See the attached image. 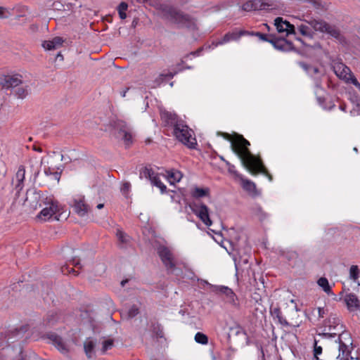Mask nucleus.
Listing matches in <instances>:
<instances>
[{
	"instance_id": "24",
	"label": "nucleus",
	"mask_w": 360,
	"mask_h": 360,
	"mask_svg": "<svg viewBox=\"0 0 360 360\" xmlns=\"http://www.w3.org/2000/svg\"><path fill=\"white\" fill-rule=\"evenodd\" d=\"M270 313L271 316L274 318V319H277L278 322L284 326H288L289 323L286 321L285 319H284L282 316V312L281 309L278 307H271L270 309Z\"/></svg>"
},
{
	"instance_id": "35",
	"label": "nucleus",
	"mask_w": 360,
	"mask_h": 360,
	"mask_svg": "<svg viewBox=\"0 0 360 360\" xmlns=\"http://www.w3.org/2000/svg\"><path fill=\"white\" fill-rule=\"evenodd\" d=\"M114 127L118 131V134L120 135L122 134V133H124V131H126L128 129H129V127H127V124L124 121H122V120H118V121L115 122Z\"/></svg>"
},
{
	"instance_id": "46",
	"label": "nucleus",
	"mask_w": 360,
	"mask_h": 360,
	"mask_svg": "<svg viewBox=\"0 0 360 360\" xmlns=\"http://www.w3.org/2000/svg\"><path fill=\"white\" fill-rule=\"evenodd\" d=\"M112 346H113V340L108 339L107 340H105L103 342V349H102L103 352L104 353L107 350L111 349Z\"/></svg>"
},
{
	"instance_id": "41",
	"label": "nucleus",
	"mask_w": 360,
	"mask_h": 360,
	"mask_svg": "<svg viewBox=\"0 0 360 360\" xmlns=\"http://www.w3.org/2000/svg\"><path fill=\"white\" fill-rule=\"evenodd\" d=\"M168 177L174 181L179 182L182 178V174L177 170H172L168 172Z\"/></svg>"
},
{
	"instance_id": "22",
	"label": "nucleus",
	"mask_w": 360,
	"mask_h": 360,
	"mask_svg": "<svg viewBox=\"0 0 360 360\" xmlns=\"http://www.w3.org/2000/svg\"><path fill=\"white\" fill-rule=\"evenodd\" d=\"M307 23H308L314 31H319L321 32L325 33L328 25L323 20H317L314 18H311L309 20H304Z\"/></svg>"
},
{
	"instance_id": "37",
	"label": "nucleus",
	"mask_w": 360,
	"mask_h": 360,
	"mask_svg": "<svg viewBox=\"0 0 360 360\" xmlns=\"http://www.w3.org/2000/svg\"><path fill=\"white\" fill-rule=\"evenodd\" d=\"M95 347V344L93 341L85 342L84 344V352L88 358L91 357V353Z\"/></svg>"
},
{
	"instance_id": "33",
	"label": "nucleus",
	"mask_w": 360,
	"mask_h": 360,
	"mask_svg": "<svg viewBox=\"0 0 360 360\" xmlns=\"http://www.w3.org/2000/svg\"><path fill=\"white\" fill-rule=\"evenodd\" d=\"M150 183L152 185L158 187L162 193H164L166 192L167 186L163 183H162L158 174L153 177V179L151 180Z\"/></svg>"
},
{
	"instance_id": "52",
	"label": "nucleus",
	"mask_w": 360,
	"mask_h": 360,
	"mask_svg": "<svg viewBox=\"0 0 360 360\" xmlns=\"http://www.w3.org/2000/svg\"><path fill=\"white\" fill-rule=\"evenodd\" d=\"M226 165L228 166V171L230 173L236 174V171L235 170V166L231 165L229 161H226Z\"/></svg>"
},
{
	"instance_id": "50",
	"label": "nucleus",
	"mask_w": 360,
	"mask_h": 360,
	"mask_svg": "<svg viewBox=\"0 0 360 360\" xmlns=\"http://www.w3.org/2000/svg\"><path fill=\"white\" fill-rule=\"evenodd\" d=\"M131 184L129 182H124L122 187H121V191L124 195H127L130 191Z\"/></svg>"
},
{
	"instance_id": "58",
	"label": "nucleus",
	"mask_w": 360,
	"mask_h": 360,
	"mask_svg": "<svg viewBox=\"0 0 360 360\" xmlns=\"http://www.w3.org/2000/svg\"><path fill=\"white\" fill-rule=\"evenodd\" d=\"M202 49H203L201 47L198 49L197 51L191 52L190 54L193 55L195 56H199L200 53L202 51Z\"/></svg>"
},
{
	"instance_id": "32",
	"label": "nucleus",
	"mask_w": 360,
	"mask_h": 360,
	"mask_svg": "<svg viewBox=\"0 0 360 360\" xmlns=\"http://www.w3.org/2000/svg\"><path fill=\"white\" fill-rule=\"evenodd\" d=\"M281 255L284 257L289 262L296 261L298 258V253L294 250H285L283 251Z\"/></svg>"
},
{
	"instance_id": "64",
	"label": "nucleus",
	"mask_w": 360,
	"mask_h": 360,
	"mask_svg": "<svg viewBox=\"0 0 360 360\" xmlns=\"http://www.w3.org/2000/svg\"><path fill=\"white\" fill-rule=\"evenodd\" d=\"M128 89H127V90L124 91L122 93V97H124V96H125L126 93H127V90H128Z\"/></svg>"
},
{
	"instance_id": "25",
	"label": "nucleus",
	"mask_w": 360,
	"mask_h": 360,
	"mask_svg": "<svg viewBox=\"0 0 360 360\" xmlns=\"http://www.w3.org/2000/svg\"><path fill=\"white\" fill-rule=\"evenodd\" d=\"M210 188L195 187L191 191V195L193 198L198 199L203 197L208 196L210 195Z\"/></svg>"
},
{
	"instance_id": "18",
	"label": "nucleus",
	"mask_w": 360,
	"mask_h": 360,
	"mask_svg": "<svg viewBox=\"0 0 360 360\" xmlns=\"http://www.w3.org/2000/svg\"><path fill=\"white\" fill-rule=\"evenodd\" d=\"M25 175V169L23 165H20L15 174V184L14 189L15 191V195L18 196L20 191L24 187V180Z\"/></svg>"
},
{
	"instance_id": "21",
	"label": "nucleus",
	"mask_w": 360,
	"mask_h": 360,
	"mask_svg": "<svg viewBox=\"0 0 360 360\" xmlns=\"http://www.w3.org/2000/svg\"><path fill=\"white\" fill-rule=\"evenodd\" d=\"M266 4L261 2L260 0H249L242 6V10L245 11H252L262 10L265 8Z\"/></svg>"
},
{
	"instance_id": "20",
	"label": "nucleus",
	"mask_w": 360,
	"mask_h": 360,
	"mask_svg": "<svg viewBox=\"0 0 360 360\" xmlns=\"http://www.w3.org/2000/svg\"><path fill=\"white\" fill-rule=\"evenodd\" d=\"M47 337L60 352L63 354L68 353V349L61 337L56 333H49Z\"/></svg>"
},
{
	"instance_id": "62",
	"label": "nucleus",
	"mask_w": 360,
	"mask_h": 360,
	"mask_svg": "<svg viewBox=\"0 0 360 360\" xmlns=\"http://www.w3.org/2000/svg\"><path fill=\"white\" fill-rule=\"evenodd\" d=\"M103 207H104V204H103V203H100V204H98V205L96 206V207H97L98 209H99V210L102 209Z\"/></svg>"
},
{
	"instance_id": "28",
	"label": "nucleus",
	"mask_w": 360,
	"mask_h": 360,
	"mask_svg": "<svg viewBox=\"0 0 360 360\" xmlns=\"http://www.w3.org/2000/svg\"><path fill=\"white\" fill-rule=\"evenodd\" d=\"M156 174H157L151 168L145 167L140 170L139 178L148 179L151 181V180Z\"/></svg>"
},
{
	"instance_id": "9",
	"label": "nucleus",
	"mask_w": 360,
	"mask_h": 360,
	"mask_svg": "<svg viewBox=\"0 0 360 360\" xmlns=\"http://www.w3.org/2000/svg\"><path fill=\"white\" fill-rule=\"evenodd\" d=\"M205 283L210 286V289L212 292L224 295L226 297L227 302L230 304L235 307L239 306L238 297L232 289L224 285H213L210 284L207 281H205Z\"/></svg>"
},
{
	"instance_id": "56",
	"label": "nucleus",
	"mask_w": 360,
	"mask_h": 360,
	"mask_svg": "<svg viewBox=\"0 0 360 360\" xmlns=\"http://www.w3.org/2000/svg\"><path fill=\"white\" fill-rule=\"evenodd\" d=\"M317 101H318L319 103L321 106H323V108H327V107L323 105V102L325 101V98L323 97L318 96L317 97Z\"/></svg>"
},
{
	"instance_id": "2",
	"label": "nucleus",
	"mask_w": 360,
	"mask_h": 360,
	"mask_svg": "<svg viewBox=\"0 0 360 360\" xmlns=\"http://www.w3.org/2000/svg\"><path fill=\"white\" fill-rule=\"evenodd\" d=\"M162 13L164 18L176 24L179 27H188L192 23V19L189 15L173 6H165L162 8Z\"/></svg>"
},
{
	"instance_id": "3",
	"label": "nucleus",
	"mask_w": 360,
	"mask_h": 360,
	"mask_svg": "<svg viewBox=\"0 0 360 360\" xmlns=\"http://www.w3.org/2000/svg\"><path fill=\"white\" fill-rule=\"evenodd\" d=\"M241 164L251 174H262L270 181L273 180V176L269 172L259 156H256L251 153V157L248 156Z\"/></svg>"
},
{
	"instance_id": "38",
	"label": "nucleus",
	"mask_w": 360,
	"mask_h": 360,
	"mask_svg": "<svg viewBox=\"0 0 360 360\" xmlns=\"http://www.w3.org/2000/svg\"><path fill=\"white\" fill-rule=\"evenodd\" d=\"M13 93L18 98H24L27 95V89L24 86H18L14 89Z\"/></svg>"
},
{
	"instance_id": "36",
	"label": "nucleus",
	"mask_w": 360,
	"mask_h": 360,
	"mask_svg": "<svg viewBox=\"0 0 360 360\" xmlns=\"http://www.w3.org/2000/svg\"><path fill=\"white\" fill-rule=\"evenodd\" d=\"M360 271L356 265L351 266L349 269V278L354 282H356L359 277Z\"/></svg>"
},
{
	"instance_id": "39",
	"label": "nucleus",
	"mask_w": 360,
	"mask_h": 360,
	"mask_svg": "<svg viewBox=\"0 0 360 360\" xmlns=\"http://www.w3.org/2000/svg\"><path fill=\"white\" fill-rule=\"evenodd\" d=\"M195 340L198 343L207 345L208 343V337L202 333L198 332L195 335Z\"/></svg>"
},
{
	"instance_id": "17",
	"label": "nucleus",
	"mask_w": 360,
	"mask_h": 360,
	"mask_svg": "<svg viewBox=\"0 0 360 360\" xmlns=\"http://www.w3.org/2000/svg\"><path fill=\"white\" fill-rule=\"evenodd\" d=\"M250 32L245 30H240V31H233L232 32L226 33L223 38L217 41L215 46L222 45L224 44L228 43L231 41H236L239 39L243 35H248Z\"/></svg>"
},
{
	"instance_id": "30",
	"label": "nucleus",
	"mask_w": 360,
	"mask_h": 360,
	"mask_svg": "<svg viewBox=\"0 0 360 360\" xmlns=\"http://www.w3.org/2000/svg\"><path fill=\"white\" fill-rule=\"evenodd\" d=\"M253 214L258 218L260 221H264L268 217V214L266 213L262 208L256 205L252 208Z\"/></svg>"
},
{
	"instance_id": "13",
	"label": "nucleus",
	"mask_w": 360,
	"mask_h": 360,
	"mask_svg": "<svg viewBox=\"0 0 360 360\" xmlns=\"http://www.w3.org/2000/svg\"><path fill=\"white\" fill-rule=\"evenodd\" d=\"M270 37L271 40H269V43H271L275 49L284 51L293 49V44L291 41H289L284 38L276 37L274 34H270Z\"/></svg>"
},
{
	"instance_id": "60",
	"label": "nucleus",
	"mask_w": 360,
	"mask_h": 360,
	"mask_svg": "<svg viewBox=\"0 0 360 360\" xmlns=\"http://www.w3.org/2000/svg\"><path fill=\"white\" fill-rule=\"evenodd\" d=\"M33 149L35 150V151H38V152H41L42 150L41 148L39 147H37L36 146H33Z\"/></svg>"
},
{
	"instance_id": "49",
	"label": "nucleus",
	"mask_w": 360,
	"mask_h": 360,
	"mask_svg": "<svg viewBox=\"0 0 360 360\" xmlns=\"http://www.w3.org/2000/svg\"><path fill=\"white\" fill-rule=\"evenodd\" d=\"M52 41L56 49L60 47L64 42V40L60 37H56L52 39Z\"/></svg>"
},
{
	"instance_id": "14",
	"label": "nucleus",
	"mask_w": 360,
	"mask_h": 360,
	"mask_svg": "<svg viewBox=\"0 0 360 360\" xmlns=\"http://www.w3.org/2000/svg\"><path fill=\"white\" fill-rule=\"evenodd\" d=\"M74 211L79 216L86 215L90 210L89 206L85 202L84 196L79 195L73 200Z\"/></svg>"
},
{
	"instance_id": "61",
	"label": "nucleus",
	"mask_w": 360,
	"mask_h": 360,
	"mask_svg": "<svg viewBox=\"0 0 360 360\" xmlns=\"http://www.w3.org/2000/svg\"><path fill=\"white\" fill-rule=\"evenodd\" d=\"M128 281H129V280H128V279H124V280L122 281H121V285H122V287H124V286L125 285V284H126L127 283H128Z\"/></svg>"
},
{
	"instance_id": "51",
	"label": "nucleus",
	"mask_w": 360,
	"mask_h": 360,
	"mask_svg": "<svg viewBox=\"0 0 360 360\" xmlns=\"http://www.w3.org/2000/svg\"><path fill=\"white\" fill-rule=\"evenodd\" d=\"M317 311H318L319 319L323 318L328 311V310L326 309H325L324 307H318Z\"/></svg>"
},
{
	"instance_id": "63",
	"label": "nucleus",
	"mask_w": 360,
	"mask_h": 360,
	"mask_svg": "<svg viewBox=\"0 0 360 360\" xmlns=\"http://www.w3.org/2000/svg\"><path fill=\"white\" fill-rule=\"evenodd\" d=\"M56 58H61V60H63V55H62L60 53H58L57 54Z\"/></svg>"
},
{
	"instance_id": "27",
	"label": "nucleus",
	"mask_w": 360,
	"mask_h": 360,
	"mask_svg": "<svg viewBox=\"0 0 360 360\" xmlns=\"http://www.w3.org/2000/svg\"><path fill=\"white\" fill-rule=\"evenodd\" d=\"M150 330L153 334V335L156 338H164V332L163 328L160 323L158 322H153L151 323Z\"/></svg>"
},
{
	"instance_id": "10",
	"label": "nucleus",
	"mask_w": 360,
	"mask_h": 360,
	"mask_svg": "<svg viewBox=\"0 0 360 360\" xmlns=\"http://www.w3.org/2000/svg\"><path fill=\"white\" fill-rule=\"evenodd\" d=\"M299 65L313 78L315 86L319 89H322L321 77L324 75L323 72L321 71L318 67L307 64L304 62H300Z\"/></svg>"
},
{
	"instance_id": "47",
	"label": "nucleus",
	"mask_w": 360,
	"mask_h": 360,
	"mask_svg": "<svg viewBox=\"0 0 360 360\" xmlns=\"http://www.w3.org/2000/svg\"><path fill=\"white\" fill-rule=\"evenodd\" d=\"M322 353V347L321 346L317 345L316 340L314 341V355L316 360H320L318 357V355Z\"/></svg>"
},
{
	"instance_id": "45",
	"label": "nucleus",
	"mask_w": 360,
	"mask_h": 360,
	"mask_svg": "<svg viewBox=\"0 0 360 360\" xmlns=\"http://www.w3.org/2000/svg\"><path fill=\"white\" fill-rule=\"evenodd\" d=\"M174 74L172 72H169L167 74H160L159 77L156 79V82L159 84L162 82L166 79H172L174 77Z\"/></svg>"
},
{
	"instance_id": "55",
	"label": "nucleus",
	"mask_w": 360,
	"mask_h": 360,
	"mask_svg": "<svg viewBox=\"0 0 360 360\" xmlns=\"http://www.w3.org/2000/svg\"><path fill=\"white\" fill-rule=\"evenodd\" d=\"M51 176H53V179L57 180V181H59L60 178V172H53Z\"/></svg>"
},
{
	"instance_id": "11",
	"label": "nucleus",
	"mask_w": 360,
	"mask_h": 360,
	"mask_svg": "<svg viewBox=\"0 0 360 360\" xmlns=\"http://www.w3.org/2000/svg\"><path fill=\"white\" fill-rule=\"evenodd\" d=\"M22 77L20 75L16 74L13 75H6L0 79V84L3 88L8 89H13L20 86L22 83Z\"/></svg>"
},
{
	"instance_id": "4",
	"label": "nucleus",
	"mask_w": 360,
	"mask_h": 360,
	"mask_svg": "<svg viewBox=\"0 0 360 360\" xmlns=\"http://www.w3.org/2000/svg\"><path fill=\"white\" fill-rule=\"evenodd\" d=\"M28 330V326H22L0 333V349L10 350V345L24 338Z\"/></svg>"
},
{
	"instance_id": "48",
	"label": "nucleus",
	"mask_w": 360,
	"mask_h": 360,
	"mask_svg": "<svg viewBox=\"0 0 360 360\" xmlns=\"http://www.w3.org/2000/svg\"><path fill=\"white\" fill-rule=\"evenodd\" d=\"M42 46L46 50H54L56 49L52 40L44 41L42 44Z\"/></svg>"
},
{
	"instance_id": "7",
	"label": "nucleus",
	"mask_w": 360,
	"mask_h": 360,
	"mask_svg": "<svg viewBox=\"0 0 360 360\" xmlns=\"http://www.w3.org/2000/svg\"><path fill=\"white\" fill-rule=\"evenodd\" d=\"M192 212L207 226L212 224L210 217L208 207L202 202H193L191 205Z\"/></svg>"
},
{
	"instance_id": "57",
	"label": "nucleus",
	"mask_w": 360,
	"mask_h": 360,
	"mask_svg": "<svg viewBox=\"0 0 360 360\" xmlns=\"http://www.w3.org/2000/svg\"><path fill=\"white\" fill-rule=\"evenodd\" d=\"M53 171L51 169V167H47V168H45L44 169V174L46 175V176H51L53 174Z\"/></svg>"
},
{
	"instance_id": "12",
	"label": "nucleus",
	"mask_w": 360,
	"mask_h": 360,
	"mask_svg": "<svg viewBox=\"0 0 360 360\" xmlns=\"http://www.w3.org/2000/svg\"><path fill=\"white\" fill-rule=\"evenodd\" d=\"M59 212V207L58 205V202L53 200H51L49 202V206L44 207L39 213V217H43L44 220L49 219L52 217L53 215L54 219L56 220H59L58 216L56 215L57 212Z\"/></svg>"
},
{
	"instance_id": "5",
	"label": "nucleus",
	"mask_w": 360,
	"mask_h": 360,
	"mask_svg": "<svg viewBox=\"0 0 360 360\" xmlns=\"http://www.w3.org/2000/svg\"><path fill=\"white\" fill-rule=\"evenodd\" d=\"M174 135L182 143L189 148H195L197 145L196 140L192 137V131L183 122L181 124H177V127L174 129Z\"/></svg>"
},
{
	"instance_id": "59",
	"label": "nucleus",
	"mask_w": 360,
	"mask_h": 360,
	"mask_svg": "<svg viewBox=\"0 0 360 360\" xmlns=\"http://www.w3.org/2000/svg\"><path fill=\"white\" fill-rule=\"evenodd\" d=\"M339 108H340V109L341 110H342V111H344V112H345V111H346V108H347V106H346V105H345V103H342V104H340Z\"/></svg>"
},
{
	"instance_id": "54",
	"label": "nucleus",
	"mask_w": 360,
	"mask_h": 360,
	"mask_svg": "<svg viewBox=\"0 0 360 360\" xmlns=\"http://www.w3.org/2000/svg\"><path fill=\"white\" fill-rule=\"evenodd\" d=\"M351 83L360 91V83L358 82L356 77H352L351 78Z\"/></svg>"
},
{
	"instance_id": "15",
	"label": "nucleus",
	"mask_w": 360,
	"mask_h": 360,
	"mask_svg": "<svg viewBox=\"0 0 360 360\" xmlns=\"http://www.w3.org/2000/svg\"><path fill=\"white\" fill-rule=\"evenodd\" d=\"M274 21V25L276 26L278 32L282 33L285 32L287 35L295 33V26L290 24L288 21L283 20V18L277 17Z\"/></svg>"
},
{
	"instance_id": "44",
	"label": "nucleus",
	"mask_w": 360,
	"mask_h": 360,
	"mask_svg": "<svg viewBox=\"0 0 360 360\" xmlns=\"http://www.w3.org/2000/svg\"><path fill=\"white\" fill-rule=\"evenodd\" d=\"M117 237L122 243H127L129 241V236L120 230H117Z\"/></svg>"
},
{
	"instance_id": "1",
	"label": "nucleus",
	"mask_w": 360,
	"mask_h": 360,
	"mask_svg": "<svg viewBox=\"0 0 360 360\" xmlns=\"http://www.w3.org/2000/svg\"><path fill=\"white\" fill-rule=\"evenodd\" d=\"M218 134L231 142L232 151L238 156L241 162L248 156L251 157V151L249 149L250 143L243 135L236 132L232 134L226 132H219Z\"/></svg>"
},
{
	"instance_id": "19",
	"label": "nucleus",
	"mask_w": 360,
	"mask_h": 360,
	"mask_svg": "<svg viewBox=\"0 0 360 360\" xmlns=\"http://www.w3.org/2000/svg\"><path fill=\"white\" fill-rule=\"evenodd\" d=\"M345 302L349 311H354L360 310V301L355 294H347L345 297Z\"/></svg>"
},
{
	"instance_id": "43",
	"label": "nucleus",
	"mask_w": 360,
	"mask_h": 360,
	"mask_svg": "<svg viewBox=\"0 0 360 360\" xmlns=\"http://www.w3.org/2000/svg\"><path fill=\"white\" fill-rule=\"evenodd\" d=\"M250 35H253V36H256V37H258L259 38V39L262 40V41H268L269 42V40H271V37H270V34L269 35H267L266 34H263L262 32H250Z\"/></svg>"
},
{
	"instance_id": "42",
	"label": "nucleus",
	"mask_w": 360,
	"mask_h": 360,
	"mask_svg": "<svg viewBox=\"0 0 360 360\" xmlns=\"http://www.w3.org/2000/svg\"><path fill=\"white\" fill-rule=\"evenodd\" d=\"M139 313V309L136 305H132L127 311V318L132 319Z\"/></svg>"
},
{
	"instance_id": "29",
	"label": "nucleus",
	"mask_w": 360,
	"mask_h": 360,
	"mask_svg": "<svg viewBox=\"0 0 360 360\" xmlns=\"http://www.w3.org/2000/svg\"><path fill=\"white\" fill-rule=\"evenodd\" d=\"M298 30L302 35L307 37L310 39L314 37V32L312 30V27L311 26L309 27L302 24L299 25Z\"/></svg>"
},
{
	"instance_id": "53",
	"label": "nucleus",
	"mask_w": 360,
	"mask_h": 360,
	"mask_svg": "<svg viewBox=\"0 0 360 360\" xmlns=\"http://www.w3.org/2000/svg\"><path fill=\"white\" fill-rule=\"evenodd\" d=\"M8 12L4 7H0V18H8Z\"/></svg>"
},
{
	"instance_id": "8",
	"label": "nucleus",
	"mask_w": 360,
	"mask_h": 360,
	"mask_svg": "<svg viewBox=\"0 0 360 360\" xmlns=\"http://www.w3.org/2000/svg\"><path fill=\"white\" fill-rule=\"evenodd\" d=\"M157 251L167 270L173 273L175 269L176 264L172 251L165 245H160L158 248Z\"/></svg>"
},
{
	"instance_id": "34",
	"label": "nucleus",
	"mask_w": 360,
	"mask_h": 360,
	"mask_svg": "<svg viewBox=\"0 0 360 360\" xmlns=\"http://www.w3.org/2000/svg\"><path fill=\"white\" fill-rule=\"evenodd\" d=\"M127 8L128 4L124 1L121 2L118 5L117 10L118 11L119 16L122 20H124L127 18L126 11L127 10Z\"/></svg>"
},
{
	"instance_id": "6",
	"label": "nucleus",
	"mask_w": 360,
	"mask_h": 360,
	"mask_svg": "<svg viewBox=\"0 0 360 360\" xmlns=\"http://www.w3.org/2000/svg\"><path fill=\"white\" fill-rule=\"evenodd\" d=\"M62 252L64 257L67 259L68 263L61 266V272L63 274H68L72 272L75 276L78 275V272L75 271L73 267H70L71 264L75 267L81 268L79 260L77 259L76 257L70 255L73 250L69 247H66L63 248Z\"/></svg>"
},
{
	"instance_id": "40",
	"label": "nucleus",
	"mask_w": 360,
	"mask_h": 360,
	"mask_svg": "<svg viewBox=\"0 0 360 360\" xmlns=\"http://www.w3.org/2000/svg\"><path fill=\"white\" fill-rule=\"evenodd\" d=\"M120 136H122V140L124 141L126 146H130L133 141H132V134L131 133L130 129H128L126 131H124Z\"/></svg>"
},
{
	"instance_id": "26",
	"label": "nucleus",
	"mask_w": 360,
	"mask_h": 360,
	"mask_svg": "<svg viewBox=\"0 0 360 360\" xmlns=\"http://www.w3.org/2000/svg\"><path fill=\"white\" fill-rule=\"evenodd\" d=\"M242 184L243 189L248 191L251 195H256L258 194V192L256 188V185L253 181L248 179H242Z\"/></svg>"
},
{
	"instance_id": "16",
	"label": "nucleus",
	"mask_w": 360,
	"mask_h": 360,
	"mask_svg": "<svg viewBox=\"0 0 360 360\" xmlns=\"http://www.w3.org/2000/svg\"><path fill=\"white\" fill-rule=\"evenodd\" d=\"M161 119L165 125L173 127L174 129L177 127V124H181L184 122L179 120L175 113L166 110L161 112Z\"/></svg>"
},
{
	"instance_id": "31",
	"label": "nucleus",
	"mask_w": 360,
	"mask_h": 360,
	"mask_svg": "<svg viewBox=\"0 0 360 360\" xmlns=\"http://www.w3.org/2000/svg\"><path fill=\"white\" fill-rule=\"evenodd\" d=\"M318 285L323 289V290L328 295L332 293L331 287L329 285L328 281L325 277L320 278L317 281Z\"/></svg>"
},
{
	"instance_id": "23",
	"label": "nucleus",
	"mask_w": 360,
	"mask_h": 360,
	"mask_svg": "<svg viewBox=\"0 0 360 360\" xmlns=\"http://www.w3.org/2000/svg\"><path fill=\"white\" fill-rule=\"evenodd\" d=\"M325 33L329 34L341 44L345 43V37L341 34L340 30L335 25H330L328 24Z\"/></svg>"
}]
</instances>
